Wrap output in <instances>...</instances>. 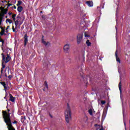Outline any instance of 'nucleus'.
Returning a JSON list of instances; mask_svg holds the SVG:
<instances>
[{"mask_svg": "<svg viewBox=\"0 0 130 130\" xmlns=\"http://www.w3.org/2000/svg\"><path fill=\"white\" fill-rule=\"evenodd\" d=\"M3 116L5 123H6L8 130H16L12 124V120H11V113L7 112V111H3Z\"/></svg>", "mask_w": 130, "mask_h": 130, "instance_id": "nucleus-1", "label": "nucleus"}, {"mask_svg": "<svg viewBox=\"0 0 130 130\" xmlns=\"http://www.w3.org/2000/svg\"><path fill=\"white\" fill-rule=\"evenodd\" d=\"M65 120L67 123H70L72 120V111L71 110V107L69 103L67 104V108L64 112Z\"/></svg>", "mask_w": 130, "mask_h": 130, "instance_id": "nucleus-2", "label": "nucleus"}, {"mask_svg": "<svg viewBox=\"0 0 130 130\" xmlns=\"http://www.w3.org/2000/svg\"><path fill=\"white\" fill-rule=\"evenodd\" d=\"M63 49L65 53H68L69 50H70V44H66L64 46Z\"/></svg>", "mask_w": 130, "mask_h": 130, "instance_id": "nucleus-3", "label": "nucleus"}, {"mask_svg": "<svg viewBox=\"0 0 130 130\" xmlns=\"http://www.w3.org/2000/svg\"><path fill=\"white\" fill-rule=\"evenodd\" d=\"M82 41V34H79L77 35V44H80Z\"/></svg>", "mask_w": 130, "mask_h": 130, "instance_id": "nucleus-4", "label": "nucleus"}, {"mask_svg": "<svg viewBox=\"0 0 130 130\" xmlns=\"http://www.w3.org/2000/svg\"><path fill=\"white\" fill-rule=\"evenodd\" d=\"M24 46H26V45H27V43H28V35H27V34L24 35Z\"/></svg>", "mask_w": 130, "mask_h": 130, "instance_id": "nucleus-5", "label": "nucleus"}, {"mask_svg": "<svg viewBox=\"0 0 130 130\" xmlns=\"http://www.w3.org/2000/svg\"><path fill=\"white\" fill-rule=\"evenodd\" d=\"M44 36H42V43L45 46H47L48 45V43H49V42H46V41H44Z\"/></svg>", "mask_w": 130, "mask_h": 130, "instance_id": "nucleus-6", "label": "nucleus"}, {"mask_svg": "<svg viewBox=\"0 0 130 130\" xmlns=\"http://www.w3.org/2000/svg\"><path fill=\"white\" fill-rule=\"evenodd\" d=\"M9 96H10V101H11V102L15 103V102L16 101V98L13 96V95H12V94L11 93L9 94Z\"/></svg>", "mask_w": 130, "mask_h": 130, "instance_id": "nucleus-7", "label": "nucleus"}, {"mask_svg": "<svg viewBox=\"0 0 130 130\" xmlns=\"http://www.w3.org/2000/svg\"><path fill=\"white\" fill-rule=\"evenodd\" d=\"M2 14L0 15V16L3 17V16H5V15H6V14H7L8 13V9H2Z\"/></svg>", "mask_w": 130, "mask_h": 130, "instance_id": "nucleus-8", "label": "nucleus"}, {"mask_svg": "<svg viewBox=\"0 0 130 130\" xmlns=\"http://www.w3.org/2000/svg\"><path fill=\"white\" fill-rule=\"evenodd\" d=\"M0 83L1 85H2L4 88V90L5 91H7L8 90V87H7V84H6V82H1Z\"/></svg>", "mask_w": 130, "mask_h": 130, "instance_id": "nucleus-9", "label": "nucleus"}, {"mask_svg": "<svg viewBox=\"0 0 130 130\" xmlns=\"http://www.w3.org/2000/svg\"><path fill=\"white\" fill-rule=\"evenodd\" d=\"M115 56L116 58V61L119 62V63H120V59L119 58V57H118V56L117 55V50H116L115 52Z\"/></svg>", "mask_w": 130, "mask_h": 130, "instance_id": "nucleus-10", "label": "nucleus"}, {"mask_svg": "<svg viewBox=\"0 0 130 130\" xmlns=\"http://www.w3.org/2000/svg\"><path fill=\"white\" fill-rule=\"evenodd\" d=\"M85 4H86L90 7H93V1H86Z\"/></svg>", "mask_w": 130, "mask_h": 130, "instance_id": "nucleus-11", "label": "nucleus"}, {"mask_svg": "<svg viewBox=\"0 0 130 130\" xmlns=\"http://www.w3.org/2000/svg\"><path fill=\"white\" fill-rule=\"evenodd\" d=\"M10 60H11V57L9 55V54H7V56L6 57V60H5V63H8V62H9V61H10Z\"/></svg>", "mask_w": 130, "mask_h": 130, "instance_id": "nucleus-12", "label": "nucleus"}, {"mask_svg": "<svg viewBox=\"0 0 130 130\" xmlns=\"http://www.w3.org/2000/svg\"><path fill=\"white\" fill-rule=\"evenodd\" d=\"M2 62H6V55L4 54V53L2 54Z\"/></svg>", "mask_w": 130, "mask_h": 130, "instance_id": "nucleus-13", "label": "nucleus"}, {"mask_svg": "<svg viewBox=\"0 0 130 130\" xmlns=\"http://www.w3.org/2000/svg\"><path fill=\"white\" fill-rule=\"evenodd\" d=\"M79 6H80V4H78L77 5V10L78 12H79L80 15H81L82 12L81 11V7H80Z\"/></svg>", "mask_w": 130, "mask_h": 130, "instance_id": "nucleus-14", "label": "nucleus"}, {"mask_svg": "<svg viewBox=\"0 0 130 130\" xmlns=\"http://www.w3.org/2000/svg\"><path fill=\"white\" fill-rule=\"evenodd\" d=\"M17 11L19 13H21V12H22L23 11V7H22V6H18Z\"/></svg>", "mask_w": 130, "mask_h": 130, "instance_id": "nucleus-15", "label": "nucleus"}, {"mask_svg": "<svg viewBox=\"0 0 130 130\" xmlns=\"http://www.w3.org/2000/svg\"><path fill=\"white\" fill-rule=\"evenodd\" d=\"M106 114H107L106 112L104 111L103 113L102 117V119H105V117H106Z\"/></svg>", "mask_w": 130, "mask_h": 130, "instance_id": "nucleus-16", "label": "nucleus"}, {"mask_svg": "<svg viewBox=\"0 0 130 130\" xmlns=\"http://www.w3.org/2000/svg\"><path fill=\"white\" fill-rule=\"evenodd\" d=\"M76 61H78V62L80 61L81 60V56H80L79 55H78L76 56Z\"/></svg>", "mask_w": 130, "mask_h": 130, "instance_id": "nucleus-17", "label": "nucleus"}, {"mask_svg": "<svg viewBox=\"0 0 130 130\" xmlns=\"http://www.w3.org/2000/svg\"><path fill=\"white\" fill-rule=\"evenodd\" d=\"M17 7H20V6L21 5H22V4H23V2H22V1H21V0H20V1H18V2H17Z\"/></svg>", "mask_w": 130, "mask_h": 130, "instance_id": "nucleus-18", "label": "nucleus"}, {"mask_svg": "<svg viewBox=\"0 0 130 130\" xmlns=\"http://www.w3.org/2000/svg\"><path fill=\"white\" fill-rule=\"evenodd\" d=\"M15 25V29L17 28V27H18V25H19V20H16L14 22Z\"/></svg>", "mask_w": 130, "mask_h": 130, "instance_id": "nucleus-19", "label": "nucleus"}, {"mask_svg": "<svg viewBox=\"0 0 130 130\" xmlns=\"http://www.w3.org/2000/svg\"><path fill=\"white\" fill-rule=\"evenodd\" d=\"M8 22L10 23V24H13V20H11L10 19H7L6 20V23H8Z\"/></svg>", "mask_w": 130, "mask_h": 130, "instance_id": "nucleus-20", "label": "nucleus"}, {"mask_svg": "<svg viewBox=\"0 0 130 130\" xmlns=\"http://www.w3.org/2000/svg\"><path fill=\"white\" fill-rule=\"evenodd\" d=\"M88 113H89L90 115H93V110H92V109H89L88 110Z\"/></svg>", "mask_w": 130, "mask_h": 130, "instance_id": "nucleus-21", "label": "nucleus"}, {"mask_svg": "<svg viewBox=\"0 0 130 130\" xmlns=\"http://www.w3.org/2000/svg\"><path fill=\"white\" fill-rule=\"evenodd\" d=\"M87 46H91V42H90V40H87L86 42Z\"/></svg>", "mask_w": 130, "mask_h": 130, "instance_id": "nucleus-22", "label": "nucleus"}, {"mask_svg": "<svg viewBox=\"0 0 130 130\" xmlns=\"http://www.w3.org/2000/svg\"><path fill=\"white\" fill-rule=\"evenodd\" d=\"M118 87H119V90L120 92H121V82H120V83H119V85H118Z\"/></svg>", "mask_w": 130, "mask_h": 130, "instance_id": "nucleus-23", "label": "nucleus"}, {"mask_svg": "<svg viewBox=\"0 0 130 130\" xmlns=\"http://www.w3.org/2000/svg\"><path fill=\"white\" fill-rule=\"evenodd\" d=\"M44 85H45L46 88L47 89H48V85L47 84V82H46V81H45L44 82Z\"/></svg>", "mask_w": 130, "mask_h": 130, "instance_id": "nucleus-24", "label": "nucleus"}, {"mask_svg": "<svg viewBox=\"0 0 130 130\" xmlns=\"http://www.w3.org/2000/svg\"><path fill=\"white\" fill-rule=\"evenodd\" d=\"M3 63L4 62H2V68H1L2 70H4V69L6 68V65H5V64H4Z\"/></svg>", "mask_w": 130, "mask_h": 130, "instance_id": "nucleus-25", "label": "nucleus"}, {"mask_svg": "<svg viewBox=\"0 0 130 130\" xmlns=\"http://www.w3.org/2000/svg\"><path fill=\"white\" fill-rule=\"evenodd\" d=\"M87 120H88V117H87V116L84 117V121L86 122H87Z\"/></svg>", "mask_w": 130, "mask_h": 130, "instance_id": "nucleus-26", "label": "nucleus"}, {"mask_svg": "<svg viewBox=\"0 0 130 130\" xmlns=\"http://www.w3.org/2000/svg\"><path fill=\"white\" fill-rule=\"evenodd\" d=\"M101 104H102V105H104V104H105V103H106V101H101Z\"/></svg>", "mask_w": 130, "mask_h": 130, "instance_id": "nucleus-27", "label": "nucleus"}, {"mask_svg": "<svg viewBox=\"0 0 130 130\" xmlns=\"http://www.w3.org/2000/svg\"><path fill=\"white\" fill-rule=\"evenodd\" d=\"M84 36L85 37H90V35H88L87 32L84 33Z\"/></svg>", "mask_w": 130, "mask_h": 130, "instance_id": "nucleus-28", "label": "nucleus"}, {"mask_svg": "<svg viewBox=\"0 0 130 130\" xmlns=\"http://www.w3.org/2000/svg\"><path fill=\"white\" fill-rule=\"evenodd\" d=\"M12 30L13 32H15V33H17V30L15 29V27H14V26H12Z\"/></svg>", "mask_w": 130, "mask_h": 130, "instance_id": "nucleus-29", "label": "nucleus"}, {"mask_svg": "<svg viewBox=\"0 0 130 130\" xmlns=\"http://www.w3.org/2000/svg\"><path fill=\"white\" fill-rule=\"evenodd\" d=\"M43 66L46 68H48V65H47V64H46V63H44Z\"/></svg>", "mask_w": 130, "mask_h": 130, "instance_id": "nucleus-30", "label": "nucleus"}, {"mask_svg": "<svg viewBox=\"0 0 130 130\" xmlns=\"http://www.w3.org/2000/svg\"><path fill=\"white\" fill-rule=\"evenodd\" d=\"M8 79H9V80H11L12 78H13V76L12 75H9L8 76Z\"/></svg>", "mask_w": 130, "mask_h": 130, "instance_id": "nucleus-31", "label": "nucleus"}, {"mask_svg": "<svg viewBox=\"0 0 130 130\" xmlns=\"http://www.w3.org/2000/svg\"><path fill=\"white\" fill-rule=\"evenodd\" d=\"M11 6H14V5L9 3L8 5V8H9V7H11Z\"/></svg>", "mask_w": 130, "mask_h": 130, "instance_id": "nucleus-32", "label": "nucleus"}, {"mask_svg": "<svg viewBox=\"0 0 130 130\" xmlns=\"http://www.w3.org/2000/svg\"><path fill=\"white\" fill-rule=\"evenodd\" d=\"M12 123H14L15 124H17V123H18V121L15 120L14 121L12 122Z\"/></svg>", "mask_w": 130, "mask_h": 130, "instance_id": "nucleus-33", "label": "nucleus"}, {"mask_svg": "<svg viewBox=\"0 0 130 130\" xmlns=\"http://www.w3.org/2000/svg\"><path fill=\"white\" fill-rule=\"evenodd\" d=\"M16 16H17V14H13V15H12V18H16Z\"/></svg>", "mask_w": 130, "mask_h": 130, "instance_id": "nucleus-34", "label": "nucleus"}, {"mask_svg": "<svg viewBox=\"0 0 130 130\" xmlns=\"http://www.w3.org/2000/svg\"><path fill=\"white\" fill-rule=\"evenodd\" d=\"M3 21V18H0V26L2 25V21Z\"/></svg>", "mask_w": 130, "mask_h": 130, "instance_id": "nucleus-35", "label": "nucleus"}, {"mask_svg": "<svg viewBox=\"0 0 130 130\" xmlns=\"http://www.w3.org/2000/svg\"><path fill=\"white\" fill-rule=\"evenodd\" d=\"M4 32H0V35H1V36H3V35H4Z\"/></svg>", "mask_w": 130, "mask_h": 130, "instance_id": "nucleus-36", "label": "nucleus"}, {"mask_svg": "<svg viewBox=\"0 0 130 130\" xmlns=\"http://www.w3.org/2000/svg\"><path fill=\"white\" fill-rule=\"evenodd\" d=\"M4 41H5L4 40L2 39V38L0 39V42H2H2H4Z\"/></svg>", "mask_w": 130, "mask_h": 130, "instance_id": "nucleus-37", "label": "nucleus"}, {"mask_svg": "<svg viewBox=\"0 0 130 130\" xmlns=\"http://www.w3.org/2000/svg\"><path fill=\"white\" fill-rule=\"evenodd\" d=\"M8 15H9V16H11V15H13V13H12V12H9V13H8Z\"/></svg>", "mask_w": 130, "mask_h": 130, "instance_id": "nucleus-38", "label": "nucleus"}, {"mask_svg": "<svg viewBox=\"0 0 130 130\" xmlns=\"http://www.w3.org/2000/svg\"><path fill=\"white\" fill-rule=\"evenodd\" d=\"M12 8H13L14 10H16V9H17V7H16L15 5H14V7H12Z\"/></svg>", "mask_w": 130, "mask_h": 130, "instance_id": "nucleus-39", "label": "nucleus"}, {"mask_svg": "<svg viewBox=\"0 0 130 130\" xmlns=\"http://www.w3.org/2000/svg\"><path fill=\"white\" fill-rule=\"evenodd\" d=\"M9 28H10V26H8L7 28H6L7 32H8V29H9Z\"/></svg>", "mask_w": 130, "mask_h": 130, "instance_id": "nucleus-40", "label": "nucleus"}, {"mask_svg": "<svg viewBox=\"0 0 130 130\" xmlns=\"http://www.w3.org/2000/svg\"><path fill=\"white\" fill-rule=\"evenodd\" d=\"M7 1H6V0H5V1H1V3H7Z\"/></svg>", "mask_w": 130, "mask_h": 130, "instance_id": "nucleus-41", "label": "nucleus"}, {"mask_svg": "<svg viewBox=\"0 0 130 130\" xmlns=\"http://www.w3.org/2000/svg\"><path fill=\"white\" fill-rule=\"evenodd\" d=\"M5 29H3L1 32L5 33Z\"/></svg>", "mask_w": 130, "mask_h": 130, "instance_id": "nucleus-42", "label": "nucleus"}, {"mask_svg": "<svg viewBox=\"0 0 130 130\" xmlns=\"http://www.w3.org/2000/svg\"><path fill=\"white\" fill-rule=\"evenodd\" d=\"M124 124L125 128L126 129V128L125 127L126 126V124L125 123V122H124Z\"/></svg>", "mask_w": 130, "mask_h": 130, "instance_id": "nucleus-43", "label": "nucleus"}, {"mask_svg": "<svg viewBox=\"0 0 130 130\" xmlns=\"http://www.w3.org/2000/svg\"><path fill=\"white\" fill-rule=\"evenodd\" d=\"M14 22L16 21V18H12Z\"/></svg>", "mask_w": 130, "mask_h": 130, "instance_id": "nucleus-44", "label": "nucleus"}, {"mask_svg": "<svg viewBox=\"0 0 130 130\" xmlns=\"http://www.w3.org/2000/svg\"><path fill=\"white\" fill-rule=\"evenodd\" d=\"M49 115L50 117H51V118H52L53 116H52V115H51V114L50 113L49 114Z\"/></svg>", "mask_w": 130, "mask_h": 130, "instance_id": "nucleus-45", "label": "nucleus"}, {"mask_svg": "<svg viewBox=\"0 0 130 130\" xmlns=\"http://www.w3.org/2000/svg\"><path fill=\"white\" fill-rule=\"evenodd\" d=\"M83 17L84 19H85V17H86V14H85L84 15H83Z\"/></svg>", "mask_w": 130, "mask_h": 130, "instance_id": "nucleus-46", "label": "nucleus"}, {"mask_svg": "<svg viewBox=\"0 0 130 130\" xmlns=\"http://www.w3.org/2000/svg\"><path fill=\"white\" fill-rule=\"evenodd\" d=\"M4 72V69H1V74H2Z\"/></svg>", "mask_w": 130, "mask_h": 130, "instance_id": "nucleus-47", "label": "nucleus"}, {"mask_svg": "<svg viewBox=\"0 0 130 130\" xmlns=\"http://www.w3.org/2000/svg\"><path fill=\"white\" fill-rule=\"evenodd\" d=\"M79 77H78V79H80V78H82V75H80V76Z\"/></svg>", "mask_w": 130, "mask_h": 130, "instance_id": "nucleus-48", "label": "nucleus"}, {"mask_svg": "<svg viewBox=\"0 0 130 130\" xmlns=\"http://www.w3.org/2000/svg\"><path fill=\"white\" fill-rule=\"evenodd\" d=\"M2 44H5V41L4 42H2Z\"/></svg>", "mask_w": 130, "mask_h": 130, "instance_id": "nucleus-49", "label": "nucleus"}, {"mask_svg": "<svg viewBox=\"0 0 130 130\" xmlns=\"http://www.w3.org/2000/svg\"><path fill=\"white\" fill-rule=\"evenodd\" d=\"M5 77L6 78L8 77V75H7V74H5Z\"/></svg>", "mask_w": 130, "mask_h": 130, "instance_id": "nucleus-50", "label": "nucleus"}, {"mask_svg": "<svg viewBox=\"0 0 130 130\" xmlns=\"http://www.w3.org/2000/svg\"><path fill=\"white\" fill-rule=\"evenodd\" d=\"M100 130H104L103 128H101Z\"/></svg>", "mask_w": 130, "mask_h": 130, "instance_id": "nucleus-51", "label": "nucleus"}, {"mask_svg": "<svg viewBox=\"0 0 130 130\" xmlns=\"http://www.w3.org/2000/svg\"><path fill=\"white\" fill-rule=\"evenodd\" d=\"M2 47H4V44H2Z\"/></svg>", "mask_w": 130, "mask_h": 130, "instance_id": "nucleus-52", "label": "nucleus"}, {"mask_svg": "<svg viewBox=\"0 0 130 130\" xmlns=\"http://www.w3.org/2000/svg\"><path fill=\"white\" fill-rule=\"evenodd\" d=\"M8 112H10V109H8Z\"/></svg>", "mask_w": 130, "mask_h": 130, "instance_id": "nucleus-53", "label": "nucleus"}, {"mask_svg": "<svg viewBox=\"0 0 130 130\" xmlns=\"http://www.w3.org/2000/svg\"><path fill=\"white\" fill-rule=\"evenodd\" d=\"M20 17L19 15L17 16V18H19Z\"/></svg>", "mask_w": 130, "mask_h": 130, "instance_id": "nucleus-54", "label": "nucleus"}, {"mask_svg": "<svg viewBox=\"0 0 130 130\" xmlns=\"http://www.w3.org/2000/svg\"><path fill=\"white\" fill-rule=\"evenodd\" d=\"M3 35H7V34H5L4 32V34H3Z\"/></svg>", "mask_w": 130, "mask_h": 130, "instance_id": "nucleus-55", "label": "nucleus"}, {"mask_svg": "<svg viewBox=\"0 0 130 130\" xmlns=\"http://www.w3.org/2000/svg\"><path fill=\"white\" fill-rule=\"evenodd\" d=\"M8 3H11V2L10 1H8Z\"/></svg>", "mask_w": 130, "mask_h": 130, "instance_id": "nucleus-56", "label": "nucleus"}, {"mask_svg": "<svg viewBox=\"0 0 130 130\" xmlns=\"http://www.w3.org/2000/svg\"><path fill=\"white\" fill-rule=\"evenodd\" d=\"M40 13H41H41H42L43 12H42V11H41Z\"/></svg>", "mask_w": 130, "mask_h": 130, "instance_id": "nucleus-57", "label": "nucleus"}, {"mask_svg": "<svg viewBox=\"0 0 130 130\" xmlns=\"http://www.w3.org/2000/svg\"><path fill=\"white\" fill-rule=\"evenodd\" d=\"M43 91H45V89H43Z\"/></svg>", "mask_w": 130, "mask_h": 130, "instance_id": "nucleus-58", "label": "nucleus"}, {"mask_svg": "<svg viewBox=\"0 0 130 130\" xmlns=\"http://www.w3.org/2000/svg\"><path fill=\"white\" fill-rule=\"evenodd\" d=\"M80 69L82 70V67H80Z\"/></svg>", "mask_w": 130, "mask_h": 130, "instance_id": "nucleus-59", "label": "nucleus"}, {"mask_svg": "<svg viewBox=\"0 0 130 130\" xmlns=\"http://www.w3.org/2000/svg\"><path fill=\"white\" fill-rule=\"evenodd\" d=\"M96 125H97V124H95V126H96Z\"/></svg>", "mask_w": 130, "mask_h": 130, "instance_id": "nucleus-60", "label": "nucleus"}, {"mask_svg": "<svg viewBox=\"0 0 130 130\" xmlns=\"http://www.w3.org/2000/svg\"><path fill=\"white\" fill-rule=\"evenodd\" d=\"M42 18H43V16H42Z\"/></svg>", "mask_w": 130, "mask_h": 130, "instance_id": "nucleus-61", "label": "nucleus"}, {"mask_svg": "<svg viewBox=\"0 0 130 130\" xmlns=\"http://www.w3.org/2000/svg\"><path fill=\"white\" fill-rule=\"evenodd\" d=\"M6 18H8V16H6Z\"/></svg>", "mask_w": 130, "mask_h": 130, "instance_id": "nucleus-62", "label": "nucleus"}]
</instances>
